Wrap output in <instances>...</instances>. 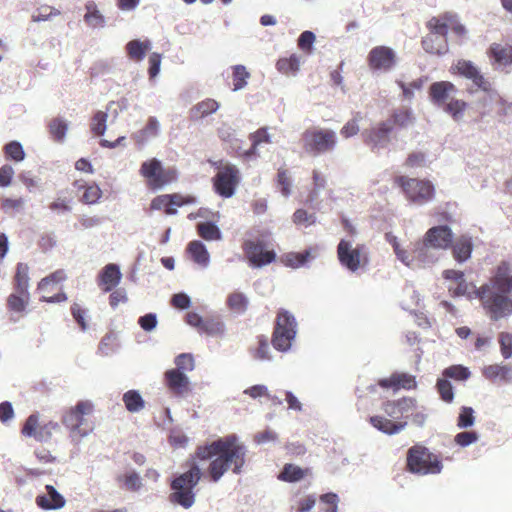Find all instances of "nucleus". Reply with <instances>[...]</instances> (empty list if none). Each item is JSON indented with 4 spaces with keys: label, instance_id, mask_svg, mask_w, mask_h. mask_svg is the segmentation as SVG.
Instances as JSON below:
<instances>
[{
    "label": "nucleus",
    "instance_id": "f257e3e1",
    "mask_svg": "<svg viewBox=\"0 0 512 512\" xmlns=\"http://www.w3.org/2000/svg\"><path fill=\"white\" fill-rule=\"evenodd\" d=\"M246 455L247 447L236 434L219 438L197 451L201 460H211L208 471L214 482H218L230 469L236 475L241 474Z\"/></svg>",
    "mask_w": 512,
    "mask_h": 512
},
{
    "label": "nucleus",
    "instance_id": "f03ea898",
    "mask_svg": "<svg viewBox=\"0 0 512 512\" xmlns=\"http://www.w3.org/2000/svg\"><path fill=\"white\" fill-rule=\"evenodd\" d=\"M301 143L307 155L317 157L334 151L338 144V137L332 129L311 127L302 133Z\"/></svg>",
    "mask_w": 512,
    "mask_h": 512
},
{
    "label": "nucleus",
    "instance_id": "7ed1b4c3",
    "mask_svg": "<svg viewBox=\"0 0 512 512\" xmlns=\"http://www.w3.org/2000/svg\"><path fill=\"white\" fill-rule=\"evenodd\" d=\"M93 411V402L82 400L64 413L62 423L70 431L72 437L85 438L93 432L94 426L86 418Z\"/></svg>",
    "mask_w": 512,
    "mask_h": 512
},
{
    "label": "nucleus",
    "instance_id": "20e7f679",
    "mask_svg": "<svg viewBox=\"0 0 512 512\" xmlns=\"http://www.w3.org/2000/svg\"><path fill=\"white\" fill-rule=\"evenodd\" d=\"M201 479V470L197 465H193L187 472L180 474L171 482L172 493L170 501L186 509L190 508L195 502V493L193 489Z\"/></svg>",
    "mask_w": 512,
    "mask_h": 512
},
{
    "label": "nucleus",
    "instance_id": "39448f33",
    "mask_svg": "<svg viewBox=\"0 0 512 512\" xmlns=\"http://www.w3.org/2000/svg\"><path fill=\"white\" fill-rule=\"evenodd\" d=\"M473 293L482 301L491 320L498 321L512 315V299L506 294L491 290L490 284H484L479 289H474Z\"/></svg>",
    "mask_w": 512,
    "mask_h": 512
},
{
    "label": "nucleus",
    "instance_id": "423d86ee",
    "mask_svg": "<svg viewBox=\"0 0 512 512\" xmlns=\"http://www.w3.org/2000/svg\"><path fill=\"white\" fill-rule=\"evenodd\" d=\"M453 70L460 76L472 82L470 93L481 90L493 101H501L498 92L492 87V83L485 78L481 70L470 60L459 59L452 66Z\"/></svg>",
    "mask_w": 512,
    "mask_h": 512
},
{
    "label": "nucleus",
    "instance_id": "0eeeda50",
    "mask_svg": "<svg viewBox=\"0 0 512 512\" xmlns=\"http://www.w3.org/2000/svg\"><path fill=\"white\" fill-rule=\"evenodd\" d=\"M337 256L342 267L351 273H357L368 265V257L363 245H354L353 241L341 239L337 246Z\"/></svg>",
    "mask_w": 512,
    "mask_h": 512
},
{
    "label": "nucleus",
    "instance_id": "6e6552de",
    "mask_svg": "<svg viewBox=\"0 0 512 512\" xmlns=\"http://www.w3.org/2000/svg\"><path fill=\"white\" fill-rule=\"evenodd\" d=\"M407 465L412 473L421 475L438 474L442 464L427 448L415 446L409 449Z\"/></svg>",
    "mask_w": 512,
    "mask_h": 512
},
{
    "label": "nucleus",
    "instance_id": "1a4fd4ad",
    "mask_svg": "<svg viewBox=\"0 0 512 512\" xmlns=\"http://www.w3.org/2000/svg\"><path fill=\"white\" fill-rule=\"evenodd\" d=\"M297 322L295 317L286 310L278 313L276 327L273 334V347L281 352L291 348L292 341L296 336Z\"/></svg>",
    "mask_w": 512,
    "mask_h": 512
},
{
    "label": "nucleus",
    "instance_id": "9d476101",
    "mask_svg": "<svg viewBox=\"0 0 512 512\" xmlns=\"http://www.w3.org/2000/svg\"><path fill=\"white\" fill-rule=\"evenodd\" d=\"M395 182L403 189L408 200L414 204L424 205L434 197V185L428 180L399 176Z\"/></svg>",
    "mask_w": 512,
    "mask_h": 512
},
{
    "label": "nucleus",
    "instance_id": "9b49d317",
    "mask_svg": "<svg viewBox=\"0 0 512 512\" xmlns=\"http://www.w3.org/2000/svg\"><path fill=\"white\" fill-rule=\"evenodd\" d=\"M139 173L147 179L148 186L153 190L162 189L176 179L174 169H165L157 158L144 161L141 164Z\"/></svg>",
    "mask_w": 512,
    "mask_h": 512
},
{
    "label": "nucleus",
    "instance_id": "f8f14e48",
    "mask_svg": "<svg viewBox=\"0 0 512 512\" xmlns=\"http://www.w3.org/2000/svg\"><path fill=\"white\" fill-rule=\"evenodd\" d=\"M427 26L430 33L422 40L424 50L431 54H445L448 51L446 40L449 31L448 23L434 17L428 21Z\"/></svg>",
    "mask_w": 512,
    "mask_h": 512
},
{
    "label": "nucleus",
    "instance_id": "ddd939ff",
    "mask_svg": "<svg viewBox=\"0 0 512 512\" xmlns=\"http://www.w3.org/2000/svg\"><path fill=\"white\" fill-rule=\"evenodd\" d=\"M239 181L240 176L237 167L226 163L218 166V172L213 177V187L219 196L231 198L235 194Z\"/></svg>",
    "mask_w": 512,
    "mask_h": 512
},
{
    "label": "nucleus",
    "instance_id": "4468645a",
    "mask_svg": "<svg viewBox=\"0 0 512 512\" xmlns=\"http://www.w3.org/2000/svg\"><path fill=\"white\" fill-rule=\"evenodd\" d=\"M367 63L373 72L386 73L394 69L397 64V54L388 46L373 47L367 55Z\"/></svg>",
    "mask_w": 512,
    "mask_h": 512
},
{
    "label": "nucleus",
    "instance_id": "2eb2a0df",
    "mask_svg": "<svg viewBox=\"0 0 512 512\" xmlns=\"http://www.w3.org/2000/svg\"><path fill=\"white\" fill-rule=\"evenodd\" d=\"M392 131V121L387 120L376 124L369 130H365L362 135L365 144L369 146L372 151H379L389 145Z\"/></svg>",
    "mask_w": 512,
    "mask_h": 512
},
{
    "label": "nucleus",
    "instance_id": "dca6fc26",
    "mask_svg": "<svg viewBox=\"0 0 512 512\" xmlns=\"http://www.w3.org/2000/svg\"><path fill=\"white\" fill-rule=\"evenodd\" d=\"M439 250L432 246L426 239L414 244L413 251L410 254L411 264L406 265L409 268H424L435 264L439 258Z\"/></svg>",
    "mask_w": 512,
    "mask_h": 512
},
{
    "label": "nucleus",
    "instance_id": "f3484780",
    "mask_svg": "<svg viewBox=\"0 0 512 512\" xmlns=\"http://www.w3.org/2000/svg\"><path fill=\"white\" fill-rule=\"evenodd\" d=\"M417 408V400L412 397H403L397 400H389L383 403L384 413L394 420L408 419L410 412Z\"/></svg>",
    "mask_w": 512,
    "mask_h": 512
},
{
    "label": "nucleus",
    "instance_id": "a211bd4d",
    "mask_svg": "<svg viewBox=\"0 0 512 512\" xmlns=\"http://www.w3.org/2000/svg\"><path fill=\"white\" fill-rule=\"evenodd\" d=\"M165 381L169 390L178 397H186L190 391V380L185 371L171 369L165 372Z\"/></svg>",
    "mask_w": 512,
    "mask_h": 512
},
{
    "label": "nucleus",
    "instance_id": "6ab92c4d",
    "mask_svg": "<svg viewBox=\"0 0 512 512\" xmlns=\"http://www.w3.org/2000/svg\"><path fill=\"white\" fill-rule=\"evenodd\" d=\"M245 251L251 265L254 267H262L270 264L276 257L273 251L265 250L263 244L260 242H247L245 244Z\"/></svg>",
    "mask_w": 512,
    "mask_h": 512
},
{
    "label": "nucleus",
    "instance_id": "aec40b11",
    "mask_svg": "<svg viewBox=\"0 0 512 512\" xmlns=\"http://www.w3.org/2000/svg\"><path fill=\"white\" fill-rule=\"evenodd\" d=\"M424 239L438 250H446L452 245L453 233L447 225L435 226L425 233Z\"/></svg>",
    "mask_w": 512,
    "mask_h": 512
},
{
    "label": "nucleus",
    "instance_id": "412c9836",
    "mask_svg": "<svg viewBox=\"0 0 512 512\" xmlns=\"http://www.w3.org/2000/svg\"><path fill=\"white\" fill-rule=\"evenodd\" d=\"M491 290L508 294L512 291V269L507 262L498 265L495 275L491 279Z\"/></svg>",
    "mask_w": 512,
    "mask_h": 512
},
{
    "label": "nucleus",
    "instance_id": "4be33fe9",
    "mask_svg": "<svg viewBox=\"0 0 512 512\" xmlns=\"http://www.w3.org/2000/svg\"><path fill=\"white\" fill-rule=\"evenodd\" d=\"M429 90L432 102L439 106L450 101L458 92L456 86L448 81L435 82Z\"/></svg>",
    "mask_w": 512,
    "mask_h": 512
},
{
    "label": "nucleus",
    "instance_id": "5701e85b",
    "mask_svg": "<svg viewBox=\"0 0 512 512\" xmlns=\"http://www.w3.org/2000/svg\"><path fill=\"white\" fill-rule=\"evenodd\" d=\"M378 384L383 388H393L394 390L399 389H415L417 382L415 376L408 373H393L388 378L380 379Z\"/></svg>",
    "mask_w": 512,
    "mask_h": 512
},
{
    "label": "nucleus",
    "instance_id": "b1692460",
    "mask_svg": "<svg viewBox=\"0 0 512 512\" xmlns=\"http://www.w3.org/2000/svg\"><path fill=\"white\" fill-rule=\"evenodd\" d=\"M45 488L47 493L37 496V505L45 510H56L64 507V497L52 485H46Z\"/></svg>",
    "mask_w": 512,
    "mask_h": 512
},
{
    "label": "nucleus",
    "instance_id": "393cba45",
    "mask_svg": "<svg viewBox=\"0 0 512 512\" xmlns=\"http://www.w3.org/2000/svg\"><path fill=\"white\" fill-rule=\"evenodd\" d=\"M473 242L472 237L469 235H461L458 237L452 245L453 258L458 263L466 262L472 254Z\"/></svg>",
    "mask_w": 512,
    "mask_h": 512
},
{
    "label": "nucleus",
    "instance_id": "a878e982",
    "mask_svg": "<svg viewBox=\"0 0 512 512\" xmlns=\"http://www.w3.org/2000/svg\"><path fill=\"white\" fill-rule=\"evenodd\" d=\"M122 278L120 268L117 264L111 263L106 265L99 275L100 285H103L105 292L111 291L116 287Z\"/></svg>",
    "mask_w": 512,
    "mask_h": 512
},
{
    "label": "nucleus",
    "instance_id": "bb28decb",
    "mask_svg": "<svg viewBox=\"0 0 512 512\" xmlns=\"http://www.w3.org/2000/svg\"><path fill=\"white\" fill-rule=\"evenodd\" d=\"M370 423L373 427L388 435L398 434L404 430L408 424L407 421L394 422L392 419H387L383 416L370 417Z\"/></svg>",
    "mask_w": 512,
    "mask_h": 512
},
{
    "label": "nucleus",
    "instance_id": "cd10ccee",
    "mask_svg": "<svg viewBox=\"0 0 512 512\" xmlns=\"http://www.w3.org/2000/svg\"><path fill=\"white\" fill-rule=\"evenodd\" d=\"M160 134V123L156 117H149L146 126L132 135V138L139 146H143L149 140L158 137Z\"/></svg>",
    "mask_w": 512,
    "mask_h": 512
},
{
    "label": "nucleus",
    "instance_id": "c85d7f7f",
    "mask_svg": "<svg viewBox=\"0 0 512 512\" xmlns=\"http://www.w3.org/2000/svg\"><path fill=\"white\" fill-rule=\"evenodd\" d=\"M85 10L84 21L90 28L97 29L106 26V19L94 1H87Z\"/></svg>",
    "mask_w": 512,
    "mask_h": 512
},
{
    "label": "nucleus",
    "instance_id": "c756f323",
    "mask_svg": "<svg viewBox=\"0 0 512 512\" xmlns=\"http://www.w3.org/2000/svg\"><path fill=\"white\" fill-rule=\"evenodd\" d=\"M219 108L220 103L218 101L207 98L190 109V117L193 120H200L215 113Z\"/></svg>",
    "mask_w": 512,
    "mask_h": 512
},
{
    "label": "nucleus",
    "instance_id": "7c9ffc66",
    "mask_svg": "<svg viewBox=\"0 0 512 512\" xmlns=\"http://www.w3.org/2000/svg\"><path fill=\"white\" fill-rule=\"evenodd\" d=\"M19 295L30 296L29 292V267L25 263H18L14 277V291Z\"/></svg>",
    "mask_w": 512,
    "mask_h": 512
},
{
    "label": "nucleus",
    "instance_id": "2f4dec72",
    "mask_svg": "<svg viewBox=\"0 0 512 512\" xmlns=\"http://www.w3.org/2000/svg\"><path fill=\"white\" fill-rule=\"evenodd\" d=\"M488 54L500 66L512 64V46L494 43L490 46Z\"/></svg>",
    "mask_w": 512,
    "mask_h": 512
},
{
    "label": "nucleus",
    "instance_id": "473e14b6",
    "mask_svg": "<svg viewBox=\"0 0 512 512\" xmlns=\"http://www.w3.org/2000/svg\"><path fill=\"white\" fill-rule=\"evenodd\" d=\"M188 253L191 255L193 261L199 266L206 268L210 263V255L206 246L201 241H192L187 247Z\"/></svg>",
    "mask_w": 512,
    "mask_h": 512
},
{
    "label": "nucleus",
    "instance_id": "72a5a7b5",
    "mask_svg": "<svg viewBox=\"0 0 512 512\" xmlns=\"http://www.w3.org/2000/svg\"><path fill=\"white\" fill-rule=\"evenodd\" d=\"M482 373L486 379L492 382H495L497 380L509 381L511 379V368L508 365H488L483 368Z\"/></svg>",
    "mask_w": 512,
    "mask_h": 512
},
{
    "label": "nucleus",
    "instance_id": "f704fd0d",
    "mask_svg": "<svg viewBox=\"0 0 512 512\" xmlns=\"http://www.w3.org/2000/svg\"><path fill=\"white\" fill-rule=\"evenodd\" d=\"M151 48V42L149 40H132L126 44V50L128 56L135 61H142L148 50Z\"/></svg>",
    "mask_w": 512,
    "mask_h": 512
},
{
    "label": "nucleus",
    "instance_id": "c9c22d12",
    "mask_svg": "<svg viewBox=\"0 0 512 512\" xmlns=\"http://www.w3.org/2000/svg\"><path fill=\"white\" fill-rule=\"evenodd\" d=\"M301 66V57L292 54L288 58H280L276 63L277 70L285 75H296Z\"/></svg>",
    "mask_w": 512,
    "mask_h": 512
},
{
    "label": "nucleus",
    "instance_id": "e433bc0d",
    "mask_svg": "<svg viewBox=\"0 0 512 512\" xmlns=\"http://www.w3.org/2000/svg\"><path fill=\"white\" fill-rule=\"evenodd\" d=\"M126 409L131 413H137L145 407V401L137 390H129L122 398Z\"/></svg>",
    "mask_w": 512,
    "mask_h": 512
},
{
    "label": "nucleus",
    "instance_id": "4c0bfd02",
    "mask_svg": "<svg viewBox=\"0 0 512 512\" xmlns=\"http://www.w3.org/2000/svg\"><path fill=\"white\" fill-rule=\"evenodd\" d=\"M30 302V296L11 293L7 298V308L17 314H23Z\"/></svg>",
    "mask_w": 512,
    "mask_h": 512
},
{
    "label": "nucleus",
    "instance_id": "58836bf2",
    "mask_svg": "<svg viewBox=\"0 0 512 512\" xmlns=\"http://www.w3.org/2000/svg\"><path fill=\"white\" fill-rule=\"evenodd\" d=\"M202 333L212 337H223L226 332V325L220 318L205 319Z\"/></svg>",
    "mask_w": 512,
    "mask_h": 512
},
{
    "label": "nucleus",
    "instance_id": "ea45409f",
    "mask_svg": "<svg viewBox=\"0 0 512 512\" xmlns=\"http://www.w3.org/2000/svg\"><path fill=\"white\" fill-rule=\"evenodd\" d=\"M69 128V123L63 118H55L49 123V132L57 142H63Z\"/></svg>",
    "mask_w": 512,
    "mask_h": 512
},
{
    "label": "nucleus",
    "instance_id": "a19ab883",
    "mask_svg": "<svg viewBox=\"0 0 512 512\" xmlns=\"http://www.w3.org/2000/svg\"><path fill=\"white\" fill-rule=\"evenodd\" d=\"M197 230L199 235L207 241L220 240L222 238L220 229L213 222L199 223Z\"/></svg>",
    "mask_w": 512,
    "mask_h": 512
},
{
    "label": "nucleus",
    "instance_id": "79ce46f5",
    "mask_svg": "<svg viewBox=\"0 0 512 512\" xmlns=\"http://www.w3.org/2000/svg\"><path fill=\"white\" fill-rule=\"evenodd\" d=\"M227 305L235 313L242 314L247 309L248 299L243 293L234 292L228 296Z\"/></svg>",
    "mask_w": 512,
    "mask_h": 512
},
{
    "label": "nucleus",
    "instance_id": "37998d69",
    "mask_svg": "<svg viewBox=\"0 0 512 512\" xmlns=\"http://www.w3.org/2000/svg\"><path fill=\"white\" fill-rule=\"evenodd\" d=\"M107 119V112L101 110L97 111L91 119V131L97 136H103L107 130Z\"/></svg>",
    "mask_w": 512,
    "mask_h": 512
},
{
    "label": "nucleus",
    "instance_id": "c03bdc74",
    "mask_svg": "<svg viewBox=\"0 0 512 512\" xmlns=\"http://www.w3.org/2000/svg\"><path fill=\"white\" fill-rule=\"evenodd\" d=\"M233 69V91H239L247 86V80L250 78V73L243 65H235Z\"/></svg>",
    "mask_w": 512,
    "mask_h": 512
},
{
    "label": "nucleus",
    "instance_id": "a18cd8bd",
    "mask_svg": "<svg viewBox=\"0 0 512 512\" xmlns=\"http://www.w3.org/2000/svg\"><path fill=\"white\" fill-rule=\"evenodd\" d=\"M117 480L123 482L125 488L130 491H138L143 486L142 478L135 471H128L123 475L118 476Z\"/></svg>",
    "mask_w": 512,
    "mask_h": 512
},
{
    "label": "nucleus",
    "instance_id": "49530a36",
    "mask_svg": "<svg viewBox=\"0 0 512 512\" xmlns=\"http://www.w3.org/2000/svg\"><path fill=\"white\" fill-rule=\"evenodd\" d=\"M252 147L246 152L247 156L257 154L258 147L264 143H271V136L265 128L257 130L251 135Z\"/></svg>",
    "mask_w": 512,
    "mask_h": 512
},
{
    "label": "nucleus",
    "instance_id": "de8ad7c7",
    "mask_svg": "<svg viewBox=\"0 0 512 512\" xmlns=\"http://www.w3.org/2000/svg\"><path fill=\"white\" fill-rule=\"evenodd\" d=\"M304 477V471L295 465L286 464L278 476V479L285 482H297Z\"/></svg>",
    "mask_w": 512,
    "mask_h": 512
},
{
    "label": "nucleus",
    "instance_id": "09e8293b",
    "mask_svg": "<svg viewBox=\"0 0 512 512\" xmlns=\"http://www.w3.org/2000/svg\"><path fill=\"white\" fill-rule=\"evenodd\" d=\"M57 430H59V424L57 422L49 421L43 425L39 424L36 440L39 442L48 441Z\"/></svg>",
    "mask_w": 512,
    "mask_h": 512
},
{
    "label": "nucleus",
    "instance_id": "8fccbe9b",
    "mask_svg": "<svg viewBox=\"0 0 512 512\" xmlns=\"http://www.w3.org/2000/svg\"><path fill=\"white\" fill-rule=\"evenodd\" d=\"M446 378H453L456 380H466L470 377V371L467 367L462 365H452L443 371Z\"/></svg>",
    "mask_w": 512,
    "mask_h": 512
},
{
    "label": "nucleus",
    "instance_id": "3c124183",
    "mask_svg": "<svg viewBox=\"0 0 512 512\" xmlns=\"http://www.w3.org/2000/svg\"><path fill=\"white\" fill-rule=\"evenodd\" d=\"M60 15V11L54 7L44 5L37 9L36 13L32 15L33 22H43L51 19L52 17Z\"/></svg>",
    "mask_w": 512,
    "mask_h": 512
},
{
    "label": "nucleus",
    "instance_id": "603ef678",
    "mask_svg": "<svg viewBox=\"0 0 512 512\" xmlns=\"http://www.w3.org/2000/svg\"><path fill=\"white\" fill-rule=\"evenodd\" d=\"M466 102L458 99H454V97L449 101L446 105V112L451 114L454 120L459 121L463 117V112L466 109Z\"/></svg>",
    "mask_w": 512,
    "mask_h": 512
},
{
    "label": "nucleus",
    "instance_id": "864d4df0",
    "mask_svg": "<svg viewBox=\"0 0 512 512\" xmlns=\"http://www.w3.org/2000/svg\"><path fill=\"white\" fill-rule=\"evenodd\" d=\"M475 423L474 410L471 407H462L458 416L457 426L460 429L469 428Z\"/></svg>",
    "mask_w": 512,
    "mask_h": 512
},
{
    "label": "nucleus",
    "instance_id": "5fc2aeb1",
    "mask_svg": "<svg viewBox=\"0 0 512 512\" xmlns=\"http://www.w3.org/2000/svg\"><path fill=\"white\" fill-rule=\"evenodd\" d=\"M387 238H388L389 243L393 247V250H394V253L397 256V259L399 261H401L404 265H410L411 261H412L410 259V253L407 250L402 249L400 247V244L397 241V238L395 236L387 235Z\"/></svg>",
    "mask_w": 512,
    "mask_h": 512
},
{
    "label": "nucleus",
    "instance_id": "6e6d98bb",
    "mask_svg": "<svg viewBox=\"0 0 512 512\" xmlns=\"http://www.w3.org/2000/svg\"><path fill=\"white\" fill-rule=\"evenodd\" d=\"M6 155L16 162H20L25 158V152L22 145L17 141H12L5 146Z\"/></svg>",
    "mask_w": 512,
    "mask_h": 512
},
{
    "label": "nucleus",
    "instance_id": "4d7b16f0",
    "mask_svg": "<svg viewBox=\"0 0 512 512\" xmlns=\"http://www.w3.org/2000/svg\"><path fill=\"white\" fill-rule=\"evenodd\" d=\"M39 428V418L37 414H31L25 421L22 428V434L26 437H33L36 440Z\"/></svg>",
    "mask_w": 512,
    "mask_h": 512
},
{
    "label": "nucleus",
    "instance_id": "13d9d810",
    "mask_svg": "<svg viewBox=\"0 0 512 512\" xmlns=\"http://www.w3.org/2000/svg\"><path fill=\"white\" fill-rule=\"evenodd\" d=\"M437 390L442 398V400H444L445 402H452L453 399H454V392H453V387H452V384L450 383L449 380L447 379H439L437 381Z\"/></svg>",
    "mask_w": 512,
    "mask_h": 512
},
{
    "label": "nucleus",
    "instance_id": "bf43d9fd",
    "mask_svg": "<svg viewBox=\"0 0 512 512\" xmlns=\"http://www.w3.org/2000/svg\"><path fill=\"white\" fill-rule=\"evenodd\" d=\"M499 344L501 354L504 359H509L512 357V335L507 332H501L499 334Z\"/></svg>",
    "mask_w": 512,
    "mask_h": 512
},
{
    "label": "nucleus",
    "instance_id": "052dcab7",
    "mask_svg": "<svg viewBox=\"0 0 512 512\" xmlns=\"http://www.w3.org/2000/svg\"><path fill=\"white\" fill-rule=\"evenodd\" d=\"M309 256V251H305L303 253L288 254L285 259V264L292 268H299L307 262Z\"/></svg>",
    "mask_w": 512,
    "mask_h": 512
},
{
    "label": "nucleus",
    "instance_id": "680f3d73",
    "mask_svg": "<svg viewBox=\"0 0 512 512\" xmlns=\"http://www.w3.org/2000/svg\"><path fill=\"white\" fill-rule=\"evenodd\" d=\"M102 191L98 185L92 184L85 187L82 201L86 204H95L101 198Z\"/></svg>",
    "mask_w": 512,
    "mask_h": 512
},
{
    "label": "nucleus",
    "instance_id": "e2e57ef3",
    "mask_svg": "<svg viewBox=\"0 0 512 512\" xmlns=\"http://www.w3.org/2000/svg\"><path fill=\"white\" fill-rule=\"evenodd\" d=\"M361 119L360 113H357V115L350 121H348L340 130V134L344 138H350L358 134L360 128H359V120Z\"/></svg>",
    "mask_w": 512,
    "mask_h": 512
},
{
    "label": "nucleus",
    "instance_id": "0e129e2a",
    "mask_svg": "<svg viewBox=\"0 0 512 512\" xmlns=\"http://www.w3.org/2000/svg\"><path fill=\"white\" fill-rule=\"evenodd\" d=\"M474 289H477L475 286L468 284L465 279L457 282V287L455 289H449L453 296H467L468 298L475 297Z\"/></svg>",
    "mask_w": 512,
    "mask_h": 512
},
{
    "label": "nucleus",
    "instance_id": "69168bd1",
    "mask_svg": "<svg viewBox=\"0 0 512 512\" xmlns=\"http://www.w3.org/2000/svg\"><path fill=\"white\" fill-rule=\"evenodd\" d=\"M478 440V434L474 431H465L456 434L454 441L461 447H467Z\"/></svg>",
    "mask_w": 512,
    "mask_h": 512
},
{
    "label": "nucleus",
    "instance_id": "338daca9",
    "mask_svg": "<svg viewBox=\"0 0 512 512\" xmlns=\"http://www.w3.org/2000/svg\"><path fill=\"white\" fill-rule=\"evenodd\" d=\"M392 124L406 127L413 122L412 112L408 109L399 110L393 114Z\"/></svg>",
    "mask_w": 512,
    "mask_h": 512
},
{
    "label": "nucleus",
    "instance_id": "774afa93",
    "mask_svg": "<svg viewBox=\"0 0 512 512\" xmlns=\"http://www.w3.org/2000/svg\"><path fill=\"white\" fill-rule=\"evenodd\" d=\"M176 369L179 371H192L194 369V359L191 354H180L175 358Z\"/></svg>",
    "mask_w": 512,
    "mask_h": 512
}]
</instances>
